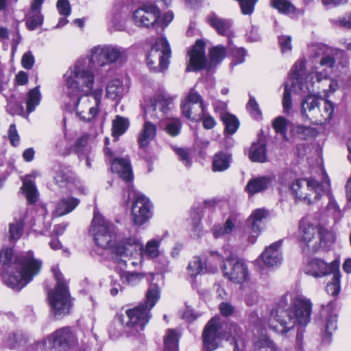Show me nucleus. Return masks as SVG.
I'll return each mask as SVG.
<instances>
[{
	"label": "nucleus",
	"instance_id": "obj_1",
	"mask_svg": "<svg viewBox=\"0 0 351 351\" xmlns=\"http://www.w3.org/2000/svg\"><path fill=\"white\" fill-rule=\"evenodd\" d=\"M313 304L303 295L293 298L284 295L278 302L275 314L269 320V328L279 334H286L297 324L307 326L311 322Z\"/></svg>",
	"mask_w": 351,
	"mask_h": 351
},
{
	"label": "nucleus",
	"instance_id": "obj_2",
	"mask_svg": "<svg viewBox=\"0 0 351 351\" xmlns=\"http://www.w3.org/2000/svg\"><path fill=\"white\" fill-rule=\"evenodd\" d=\"M89 62L86 59L77 60L64 74L65 91L71 99L73 96H88L93 93L95 74Z\"/></svg>",
	"mask_w": 351,
	"mask_h": 351
},
{
	"label": "nucleus",
	"instance_id": "obj_3",
	"mask_svg": "<svg viewBox=\"0 0 351 351\" xmlns=\"http://www.w3.org/2000/svg\"><path fill=\"white\" fill-rule=\"evenodd\" d=\"M160 298V289L155 283L150 284L146 294L145 304H139L125 311V317L121 316L119 324L128 330L139 332L144 329L150 317L151 309Z\"/></svg>",
	"mask_w": 351,
	"mask_h": 351
},
{
	"label": "nucleus",
	"instance_id": "obj_4",
	"mask_svg": "<svg viewBox=\"0 0 351 351\" xmlns=\"http://www.w3.org/2000/svg\"><path fill=\"white\" fill-rule=\"evenodd\" d=\"M305 62L304 60H298L292 66L289 77L292 80L291 86L295 88L298 86L303 93L309 92L306 90V81L305 84L302 82L303 75L305 73ZM315 92L310 93V94L305 97L301 104V114L303 117L306 119L311 120L315 123V118H317L319 115V107L321 106L322 97H317L315 94H312Z\"/></svg>",
	"mask_w": 351,
	"mask_h": 351
},
{
	"label": "nucleus",
	"instance_id": "obj_5",
	"mask_svg": "<svg viewBox=\"0 0 351 351\" xmlns=\"http://www.w3.org/2000/svg\"><path fill=\"white\" fill-rule=\"evenodd\" d=\"M127 49L113 45L94 47L90 50L89 62L97 69L98 74L106 77L114 62H123L127 60Z\"/></svg>",
	"mask_w": 351,
	"mask_h": 351
},
{
	"label": "nucleus",
	"instance_id": "obj_6",
	"mask_svg": "<svg viewBox=\"0 0 351 351\" xmlns=\"http://www.w3.org/2000/svg\"><path fill=\"white\" fill-rule=\"evenodd\" d=\"M56 285L48 292V301L51 313L57 318H61L70 312L72 302L66 282L57 266L51 268Z\"/></svg>",
	"mask_w": 351,
	"mask_h": 351
},
{
	"label": "nucleus",
	"instance_id": "obj_7",
	"mask_svg": "<svg viewBox=\"0 0 351 351\" xmlns=\"http://www.w3.org/2000/svg\"><path fill=\"white\" fill-rule=\"evenodd\" d=\"M91 232L95 241L99 247L103 249L114 247V261L121 265H126V260L123 259L124 257L118 255L115 252L116 247L122 239L115 243V226L111 222L106 220L103 216L95 214L92 220Z\"/></svg>",
	"mask_w": 351,
	"mask_h": 351
},
{
	"label": "nucleus",
	"instance_id": "obj_8",
	"mask_svg": "<svg viewBox=\"0 0 351 351\" xmlns=\"http://www.w3.org/2000/svg\"><path fill=\"white\" fill-rule=\"evenodd\" d=\"M160 241L152 239L147 242L144 247L143 243L135 236L124 237L115 248L118 255L124 258H130L134 254H139L141 258L153 259L160 255L159 247Z\"/></svg>",
	"mask_w": 351,
	"mask_h": 351
},
{
	"label": "nucleus",
	"instance_id": "obj_9",
	"mask_svg": "<svg viewBox=\"0 0 351 351\" xmlns=\"http://www.w3.org/2000/svg\"><path fill=\"white\" fill-rule=\"evenodd\" d=\"M77 344V330L73 327L64 326L47 335L37 346L42 351H69Z\"/></svg>",
	"mask_w": 351,
	"mask_h": 351
},
{
	"label": "nucleus",
	"instance_id": "obj_10",
	"mask_svg": "<svg viewBox=\"0 0 351 351\" xmlns=\"http://www.w3.org/2000/svg\"><path fill=\"white\" fill-rule=\"evenodd\" d=\"M0 263L10 265L5 284L16 291L22 289V260L20 254H16L12 247H4L0 251Z\"/></svg>",
	"mask_w": 351,
	"mask_h": 351
},
{
	"label": "nucleus",
	"instance_id": "obj_11",
	"mask_svg": "<svg viewBox=\"0 0 351 351\" xmlns=\"http://www.w3.org/2000/svg\"><path fill=\"white\" fill-rule=\"evenodd\" d=\"M315 62L316 64L313 68V71L306 77V88L309 93L314 91V86L316 83L321 84L323 80L328 79V76L333 71L335 58L332 51H325L320 56L316 57Z\"/></svg>",
	"mask_w": 351,
	"mask_h": 351
},
{
	"label": "nucleus",
	"instance_id": "obj_12",
	"mask_svg": "<svg viewBox=\"0 0 351 351\" xmlns=\"http://www.w3.org/2000/svg\"><path fill=\"white\" fill-rule=\"evenodd\" d=\"M290 190L296 200L311 204L320 199L323 186L314 178H302L294 180Z\"/></svg>",
	"mask_w": 351,
	"mask_h": 351
},
{
	"label": "nucleus",
	"instance_id": "obj_13",
	"mask_svg": "<svg viewBox=\"0 0 351 351\" xmlns=\"http://www.w3.org/2000/svg\"><path fill=\"white\" fill-rule=\"evenodd\" d=\"M171 49L166 38L157 39L147 55V64L149 69L156 72H163L169 64Z\"/></svg>",
	"mask_w": 351,
	"mask_h": 351
},
{
	"label": "nucleus",
	"instance_id": "obj_14",
	"mask_svg": "<svg viewBox=\"0 0 351 351\" xmlns=\"http://www.w3.org/2000/svg\"><path fill=\"white\" fill-rule=\"evenodd\" d=\"M102 94V89L98 88L93 90V98L89 95L73 96V98H77L73 105L76 114L81 120L90 121L97 114Z\"/></svg>",
	"mask_w": 351,
	"mask_h": 351
},
{
	"label": "nucleus",
	"instance_id": "obj_15",
	"mask_svg": "<svg viewBox=\"0 0 351 351\" xmlns=\"http://www.w3.org/2000/svg\"><path fill=\"white\" fill-rule=\"evenodd\" d=\"M300 233L302 240L308 243L315 236H318L319 243H315L312 246V250L317 251L322 242H325L326 238L330 236V233L323 228H321L317 224L313 223L308 218H303L300 223Z\"/></svg>",
	"mask_w": 351,
	"mask_h": 351
},
{
	"label": "nucleus",
	"instance_id": "obj_16",
	"mask_svg": "<svg viewBox=\"0 0 351 351\" xmlns=\"http://www.w3.org/2000/svg\"><path fill=\"white\" fill-rule=\"evenodd\" d=\"M221 267L224 276L235 283H242L248 277V270L243 261L236 256L226 258Z\"/></svg>",
	"mask_w": 351,
	"mask_h": 351
},
{
	"label": "nucleus",
	"instance_id": "obj_17",
	"mask_svg": "<svg viewBox=\"0 0 351 351\" xmlns=\"http://www.w3.org/2000/svg\"><path fill=\"white\" fill-rule=\"evenodd\" d=\"M160 16V9L154 4H144L132 14V21L134 25L141 27L149 28L153 27Z\"/></svg>",
	"mask_w": 351,
	"mask_h": 351
},
{
	"label": "nucleus",
	"instance_id": "obj_18",
	"mask_svg": "<svg viewBox=\"0 0 351 351\" xmlns=\"http://www.w3.org/2000/svg\"><path fill=\"white\" fill-rule=\"evenodd\" d=\"M152 205L145 195L135 194V197L131 208L132 220L134 225L142 226L152 216Z\"/></svg>",
	"mask_w": 351,
	"mask_h": 351
},
{
	"label": "nucleus",
	"instance_id": "obj_19",
	"mask_svg": "<svg viewBox=\"0 0 351 351\" xmlns=\"http://www.w3.org/2000/svg\"><path fill=\"white\" fill-rule=\"evenodd\" d=\"M220 319L213 317L206 325L203 333V346L207 351H213L219 346V339L222 338V333L219 332Z\"/></svg>",
	"mask_w": 351,
	"mask_h": 351
},
{
	"label": "nucleus",
	"instance_id": "obj_20",
	"mask_svg": "<svg viewBox=\"0 0 351 351\" xmlns=\"http://www.w3.org/2000/svg\"><path fill=\"white\" fill-rule=\"evenodd\" d=\"M174 98L168 93H160L156 96L154 102L145 112H149L150 118L159 119L173 109Z\"/></svg>",
	"mask_w": 351,
	"mask_h": 351
},
{
	"label": "nucleus",
	"instance_id": "obj_21",
	"mask_svg": "<svg viewBox=\"0 0 351 351\" xmlns=\"http://www.w3.org/2000/svg\"><path fill=\"white\" fill-rule=\"evenodd\" d=\"M189 60L186 68V72L197 71L204 69L207 60L205 55V43L202 40L196 41L193 48L189 51Z\"/></svg>",
	"mask_w": 351,
	"mask_h": 351
},
{
	"label": "nucleus",
	"instance_id": "obj_22",
	"mask_svg": "<svg viewBox=\"0 0 351 351\" xmlns=\"http://www.w3.org/2000/svg\"><path fill=\"white\" fill-rule=\"evenodd\" d=\"M339 262L334 261L328 264L324 261L315 258L305 267V273L315 278H322L338 270Z\"/></svg>",
	"mask_w": 351,
	"mask_h": 351
},
{
	"label": "nucleus",
	"instance_id": "obj_23",
	"mask_svg": "<svg viewBox=\"0 0 351 351\" xmlns=\"http://www.w3.org/2000/svg\"><path fill=\"white\" fill-rule=\"evenodd\" d=\"M44 0H31L29 8L25 14V26L33 31L40 27L44 21V16L41 12L42 5Z\"/></svg>",
	"mask_w": 351,
	"mask_h": 351
},
{
	"label": "nucleus",
	"instance_id": "obj_24",
	"mask_svg": "<svg viewBox=\"0 0 351 351\" xmlns=\"http://www.w3.org/2000/svg\"><path fill=\"white\" fill-rule=\"evenodd\" d=\"M199 104V111L206 109L202 96L193 88L191 89L184 100L182 101L181 109L183 115L189 119L196 120V113L193 111V105Z\"/></svg>",
	"mask_w": 351,
	"mask_h": 351
},
{
	"label": "nucleus",
	"instance_id": "obj_25",
	"mask_svg": "<svg viewBox=\"0 0 351 351\" xmlns=\"http://www.w3.org/2000/svg\"><path fill=\"white\" fill-rule=\"evenodd\" d=\"M149 112H145V122L137 138L138 147L143 150H147L156 136V125L150 121L152 118L149 117Z\"/></svg>",
	"mask_w": 351,
	"mask_h": 351
},
{
	"label": "nucleus",
	"instance_id": "obj_26",
	"mask_svg": "<svg viewBox=\"0 0 351 351\" xmlns=\"http://www.w3.org/2000/svg\"><path fill=\"white\" fill-rule=\"evenodd\" d=\"M42 262L33 256L32 251L23 256V287L40 272Z\"/></svg>",
	"mask_w": 351,
	"mask_h": 351
},
{
	"label": "nucleus",
	"instance_id": "obj_27",
	"mask_svg": "<svg viewBox=\"0 0 351 351\" xmlns=\"http://www.w3.org/2000/svg\"><path fill=\"white\" fill-rule=\"evenodd\" d=\"M39 175L38 171H33L23 177V195L29 205H36L39 200L40 194L34 180Z\"/></svg>",
	"mask_w": 351,
	"mask_h": 351
},
{
	"label": "nucleus",
	"instance_id": "obj_28",
	"mask_svg": "<svg viewBox=\"0 0 351 351\" xmlns=\"http://www.w3.org/2000/svg\"><path fill=\"white\" fill-rule=\"evenodd\" d=\"M267 213L263 209H256L247 219V232L250 234L248 241L250 243H254L257 237L261 232V224L262 220L266 217Z\"/></svg>",
	"mask_w": 351,
	"mask_h": 351
},
{
	"label": "nucleus",
	"instance_id": "obj_29",
	"mask_svg": "<svg viewBox=\"0 0 351 351\" xmlns=\"http://www.w3.org/2000/svg\"><path fill=\"white\" fill-rule=\"evenodd\" d=\"M239 223V215L237 213H231L223 226L221 224L213 226L212 233L215 239L229 237L232 234Z\"/></svg>",
	"mask_w": 351,
	"mask_h": 351
},
{
	"label": "nucleus",
	"instance_id": "obj_30",
	"mask_svg": "<svg viewBox=\"0 0 351 351\" xmlns=\"http://www.w3.org/2000/svg\"><path fill=\"white\" fill-rule=\"evenodd\" d=\"M281 243V241L273 243L266 247L261 254V259L266 266L272 267L281 264L282 260V254L280 251Z\"/></svg>",
	"mask_w": 351,
	"mask_h": 351
},
{
	"label": "nucleus",
	"instance_id": "obj_31",
	"mask_svg": "<svg viewBox=\"0 0 351 351\" xmlns=\"http://www.w3.org/2000/svg\"><path fill=\"white\" fill-rule=\"evenodd\" d=\"M221 333L223 339L234 345V351H239V343H243L242 328L237 324L230 322L226 324L225 330Z\"/></svg>",
	"mask_w": 351,
	"mask_h": 351
},
{
	"label": "nucleus",
	"instance_id": "obj_32",
	"mask_svg": "<svg viewBox=\"0 0 351 351\" xmlns=\"http://www.w3.org/2000/svg\"><path fill=\"white\" fill-rule=\"evenodd\" d=\"M111 169L117 173L126 182H130L133 178L130 162L128 158H117L112 160Z\"/></svg>",
	"mask_w": 351,
	"mask_h": 351
},
{
	"label": "nucleus",
	"instance_id": "obj_33",
	"mask_svg": "<svg viewBox=\"0 0 351 351\" xmlns=\"http://www.w3.org/2000/svg\"><path fill=\"white\" fill-rule=\"evenodd\" d=\"M54 180L60 188L72 191L77 186L73 173L67 168L60 169L56 174Z\"/></svg>",
	"mask_w": 351,
	"mask_h": 351
},
{
	"label": "nucleus",
	"instance_id": "obj_34",
	"mask_svg": "<svg viewBox=\"0 0 351 351\" xmlns=\"http://www.w3.org/2000/svg\"><path fill=\"white\" fill-rule=\"evenodd\" d=\"M273 179L270 176H261L251 179L245 186V191L250 195L261 193L267 189L271 184Z\"/></svg>",
	"mask_w": 351,
	"mask_h": 351
},
{
	"label": "nucleus",
	"instance_id": "obj_35",
	"mask_svg": "<svg viewBox=\"0 0 351 351\" xmlns=\"http://www.w3.org/2000/svg\"><path fill=\"white\" fill-rule=\"evenodd\" d=\"M208 22L220 35L229 36L232 33V23L230 20L221 18L215 13H211L208 16Z\"/></svg>",
	"mask_w": 351,
	"mask_h": 351
},
{
	"label": "nucleus",
	"instance_id": "obj_36",
	"mask_svg": "<svg viewBox=\"0 0 351 351\" xmlns=\"http://www.w3.org/2000/svg\"><path fill=\"white\" fill-rule=\"evenodd\" d=\"M334 111V104L331 101L322 98L321 106L319 107L318 114L319 116L315 118L314 123L323 124L330 121L333 117Z\"/></svg>",
	"mask_w": 351,
	"mask_h": 351
},
{
	"label": "nucleus",
	"instance_id": "obj_37",
	"mask_svg": "<svg viewBox=\"0 0 351 351\" xmlns=\"http://www.w3.org/2000/svg\"><path fill=\"white\" fill-rule=\"evenodd\" d=\"M79 204V200L74 197L62 199L56 206L55 213L57 216H62L71 212Z\"/></svg>",
	"mask_w": 351,
	"mask_h": 351
},
{
	"label": "nucleus",
	"instance_id": "obj_38",
	"mask_svg": "<svg viewBox=\"0 0 351 351\" xmlns=\"http://www.w3.org/2000/svg\"><path fill=\"white\" fill-rule=\"evenodd\" d=\"M125 92V88L123 83L117 79L110 81L106 87V96L111 99L121 98Z\"/></svg>",
	"mask_w": 351,
	"mask_h": 351
},
{
	"label": "nucleus",
	"instance_id": "obj_39",
	"mask_svg": "<svg viewBox=\"0 0 351 351\" xmlns=\"http://www.w3.org/2000/svg\"><path fill=\"white\" fill-rule=\"evenodd\" d=\"M335 307L336 302L335 300H331L327 305L322 306V312L328 314L326 326L327 331L335 330L337 328V315L335 312Z\"/></svg>",
	"mask_w": 351,
	"mask_h": 351
},
{
	"label": "nucleus",
	"instance_id": "obj_40",
	"mask_svg": "<svg viewBox=\"0 0 351 351\" xmlns=\"http://www.w3.org/2000/svg\"><path fill=\"white\" fill-rule=\"evenodd\" d=\"M180 335L174 329H168L164 337L165 351H178Z\"/></svg>",
	"mask_w": 351,
	"mask_h": 351
},
{
	"label": "nucleus",
	"instance_id": "obj_41",
	"mask_svg": "<svg viewBox=\"0 0 351 351\" xmlns=\"http://www.w3.org/2000/svg\"><path fill=\"white\" fill-rule=\"evenodd\" d=\"M230 156L223 152L217 153L213 160V171H223L229 168Z\"/></svg>",
	"mask_w": 351,
	"mask_h": 351
},
{
	"label": "nucleus",
	"instance_id": "obj_42",
	"mask_svg": "<svg viewBox=\"0 0 351 351\" xmlns=\"http://www.w3.org/2000/svg\"><path fill=\"white\" fill-rule=\"evenodd\" d=\"M250 158L254 162H265L267 159L265 145L263 143H253L250 148Z\"/></svg>",
	"mask_w": 351,
	"mask_h": 351
},
{
	"label": "nucleus",
	"instance_id": "obj_43",
	"mask_svg": "<svg viewBox=\"0 0 351 351\" xmlns=\"http://www.w3.org/2000/svg\"><path fill=\"white\" fill-rule=\"evenodd\" d=\"M293 134L301 140H306L316 136L317 131L315 128L304 125H293L291 128Z\"/></svg>",
	"mask_w": 351,
	"mask_h": 351
},
{
	"label": "nucleus",
	"instance_id": "obj_44",
	"mask_svg": "<svg viewBox=\"0 0 351 351\" xmlns=\"http://www.w3.org/2000/svg\"><path fill=\"white\" fill-rule=\"evenodd\" d=\"M129 125L130 121L128 119L119 115L116 116L112 121V136L114 137H119L123 134L128 130Z\"/></svg>",
	"mask_w": 351,
	"mask_h": 351
},
{
	"label": "nucleus",
	"instance_id": "obj_45",
	"mask_svg": "<svg viewBox=\"0 0 351 351\" xmlns=\"http://www.w3.org/2000/svg\"><path fill=\"white\" fill-rule=\"evenodd\" d=\"M221 119L225 125V131L230 134H233L237 130L239 121L237 118L230 113L223 112L221 114Z\"/></svg>",
	"mask_w": 351,
	"mask_h": 351
},
{
	"label": "nucleus",
	"instance_id": "obj_46",
	"mask_svg": "<svg viewBox=\"0 0 351 351\" xmlns=\"http://www.w3.org/2000/svg\"><path fill=\"white\" fill-rule=\"evenodd\" d=\"M41 95L39 91V87L36 86L30 90L27 95V112L31 113L33 112L36 107L40 104Z\"/></svg>",
	"mask_w": 351,
	"mask_h": 351
},
{
	"label": "nucleus",
	"instance_id": "obj_47",
	"mask_svg": "<svg viewBox=\"0 0 351 351\" xmlns=\"http://www.w3.org/2000/svg\"><path fill=\"white\" fill-rule=\"evenodd\" d=\"M88 139L89 136L84 134L76 141L74 150L80 158L86 156L90 152V147L88 143Z\"/></svg>",
	"mask_w": 351,
	"mask_h": 351
},
{
	"label": "nucleus",
	"instance_id": "obj_48",
	"mask_svg": "<svg viewBox=\"0 0 351 351\" xmlns=\"http://www.w3.org/2000/svg\"><path fill=\"white\" fill-rule=\"evenodd\" d=\"M188 273L191 276L195 277L198 274H204L206 270V265L202 261L199 257H194L193 259L189 263Z\"/></svg>",
	"mask_w": 351,
	"mask_h": 351
},
{
	"label": "nucleus",
	"instance_id": "obj_49",
	"mask_svg": "<svg viewBox=\"0 0 351 351\" xmlns=\"http://www.w3.org/2000/svg\"><path fill=\"white\" fill-rule=\"evenodd\" d=\"M270 3L273 8L282 14H290L295 11V8L287 0H271Z\"/></svg>",
	"mask_w": 351,
	"mask_h": 351
},
{
	"label": "nucleus",
	"instance_id": "obj_50",
	"mask_svg": "<svg viewBox=\"0 0 351 351\" xmlns=\"http://www.w3.org/2000/svg\"><path fill=\"white\" fill-rule=\"evenodd\" d=\"M289 121L282 116H278L272 121V126L276 132L282 135L285 141H288L287 135V129Z\"/></svg>",
	"mask_w": 351,
	"mask_h": 351
},
{
	"label": "nucleus",
	"instance_id": "obj_51",
	"mask_svg": "<svg viewBox=\"0 0 351 351\" xmlns=\"http://www.w3.org/2000/svg\"><path fill=\"white\" fill-rule=\"evenodd\" d=\"M181 121L177 118L169 119L165 125V130L171 136H176L180 132Z\"/></svg>",
	"mask_w": 351,
	"mask_h": 351
},
{
	"label": "nucleus",
	"instance_id": "obj_52",
	"mask_svg": "<svg viewBox=\"0 0 351 351\" xmlns=\"http://www.w3.org/2000/svg\"><path fill=\"white\" fill-rule=\"evenodd\" d=\"M340 274L338 271L333 273L332 281L326 285V292L333 296L337 295L340 291Z\"/></svg>",
	"mask_w": 351,
	"mask_h": 351
},
{
	"label": "nucleus",
	"instance_id": "obj_53",
	"mask_svg": "<svg viewBox=\"0 0 351 351\" xmlns=\"http://www.w3.org/2000/svg\"><path fill=\"white\" fill-rule=\"evenodd\" d=\"M22 235V222L21 219L11 223L9 226V239L10 241L19 240Z\"/></svg>",
	"mask_w": 351,
	"mask_h": 351
},
{
	"label": "nucleus",
	"instance_id": "obj_54",
	"mask_svg": "<svg viewBox=\"0 0 351 351\" xmlns=\"http://www.w3.org/2000/svg\"><path fill=\"white\" fill-rule=\"evenodd\" d=\"M21 339V332L20 330L9 332L5 340V345L10 349H14L19 346Z\"/></svg>",
	"mask_w": 351,
	"mask_h": 351
},
{
	"label": "nucleus",
	"instance_id": "obj_55",
	"mask_svg": "<svg viewBox=\"0 0 351 351\" xmlns=\"http://www.w3.org/2000/svg\"><path fill=\"white\" fill-rule=\"evenodd\" d=\"M197 119H201L202 121L203 127L206 130H210L213 128L216 125L215 119L210 116L209 114L206 112V110L203 112L199 111L198 113H196Z\"/></svg>",
	"mask_w": 351,
	"mask_h": 351
},
{
	"label": "nucleus",
	"instance_id": "obj_56",
	"mask_svg": "<svg viewBox=\"0 0 351 351\" xmlns=\"http://www.w3.org/2000/svg\"><path fill=\"white\" fill-rule=\"evenodd\" d=\"M246 108L251 116H252L254 119H258L261 118L262 115L261 111L258 103L254 97L250 96V99L247 104Z\"/></svg>",
	"mask_w": 351,
	"mask_h": 351
},
{
	"label": "nucleus",
	"instance_id": "obj_57",
	"mask_svg": "<svg viewBox=\"0 0 351 351\" xmlns=\"http://www.w3.org/2000/svg\"><path fill=\"white\" fill-rule=\"evenodd\" d=\"M210 60L213 62L218 63L226 56V49L223 46H217L210 51Z\"/></svg>",
	"mask_w": 351,
	"mask_h": 351
},
{
	"label": "nucleus",
	"instance_id": "obj_58",
	"mask_svg": "<svg viewBox=\"0 0 351 351\" xmlns=\"http://www.w3.org/2000/svg\"><path fill=\"white\" fill-rule=\"evenodd\" d=\"M174 150L178 156L180 160L186 167H190L192 163V159L189 151L182 148H176Z\"/></svg>",
	"mask_w": 351,
	"mask_h": 351
},
{
	"label": "nucleus",
	"instance_id": "obj_59",
	"mask_svg": "<svg viewBox=\"0 0 351 351\" xmlns=\"http://www.w3.org/2000/svg\"><path fill=\"white\" fill-rule=\"evenodd\" d=\"M288 86L289 85L287 84H285V90L282 99V106L285 113H289V110L292 108L291 93Z\"/></svg>",
	"mask_w": 351,
	"mask_h": 351
},
{
	"label": "nucleus",
	"instance_id": "obj_60",
	"mask_svg": "<svg viewBox=\"0 0 351 351\" xmlns=\"http://www.w3.org/2000/svg\"><path fill=\"white\" fill-rule=\"evenodd\" d=\"M8 138L10 140V144L14 146H18L20 144V136L18 134V132L16 128V125L14 124H11L9 127L8 132Z\"/></svg>",
	"mask_w": 351,
	"mask_h": 351
},
{
	"label": "nucleus",
	"instance_id": "obj_61",
	"mask_svg": "<svg viewBox=\"0 0 351 351\" xmlns=\"http://www.w3.org/2000/svg\"><path fill=\"white\" fill-rule=\"evenodd\" d=\"M278 43L282 53L291 50V37L290 36H280L278 37Z\"/></svg>",
	"mask_w": 351,
	"mask_h": 351
},
{
	"label": "nucleus",
	"instance_id": "obj_62",
	"mask_svg": "<svg viewBox=\"0 0 351 351\" xmlns=\"http://www.w3.org/2000/svg\"><path fill=\"white\" fill-rule=\"evenodd\" d=\"M56 7L61 15L68 16L71 14V5L68 0H58Z\"/></svg>",
	"mask_w": 351,
	"mask_h": 351
},
{
	"label": "nucleus",
	"instance_id": "obj_63",
	"mask_svg": "<svg viewBox=\"0 0 351 351\" xmlns=\"http://www.w3.org/2000/svg\"><path fill=\"white\" fill-rule=\"evenodd\" d=\"M232 56L234 58L235 64L243 62L246 52L243 48L232 47L230 49Z\"/></svg>",
	"mask_w": 351,
	"mask_h": 351
},
{
	"label": "nucleus",
	"instance_id": "obj_64",
	"mask_svg": "<svg viewBox=\"0 0 351 351\" xmlns=\"http://www.w3.org/2000/svg\"><path fill=\"white\" fill-rule=\"evenodd\" d=\"M221 314L224 317H229L233 315L234 307L229 302H223L219 306Z\"/></svg>",
	"mask_w": 351,
	"mask_h": 351
}]
</instances>
